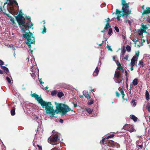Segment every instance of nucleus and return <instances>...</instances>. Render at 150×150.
Here are the masks:
<instances>
[{
	"instance_id": "obj_57",
	"label": "nucleus",
	"mask_w": 150,
	"mask_h": 150,
	"mask_svg": "<svg viewBox=\"0 0 150 150\" xmlns=\"http://www.w3.org/2000/svg\"><path fill=\"white\" fill-rule=\"evenodd\" d=\"M132 88V86L131 84L130 85V88L129 89L130 91V90L131 89V88ZM131 93V92L130 91V94Z\"/></svg>"
},
{
	"instance_id": "obj_27",
	"label": "nucleus",
	"mask_w": 150,
	"mask_h": 150,
	"mask_svg": "<svg viewBox=\"0 0 150 150\" xmlns=\"http://www.w3.org/2000/svg\"><path fill=\"white\" fill-rule=\"evenodd\" d=\"M64 95L63 93L60 92H58L57 94V96L59 98L62 97Z\"/></svg>"
},
{
	"instance_id": "obj_9",
	"label": "nucleus",
	"mask_w": 150,
	"mask_h": 150,
	"mask_svg": "<svg viewBox=\"0 0 150 150\" xmlns=\"http://www.w3.org/2000/svg\"><path fill=\"white\" fill-rule=\"evenodd\" d=\"M116 64L118 67H117V69L119 71H122V73H124V71L123 69V67L121 65V64L119 62V61H117L116 62Z\"/></svg>"
},
{
	"instance_id": "obj_4",
	"label": "nucleus",
	"mask_w": 150,
	"mask_h": 150,
	"mask_svg": "<svg viewBox=\"0 0 150 150\" xmlns=\"http://www.w3.org/2000/svg\"><path fill=\"white\" fill-rule=\"evenodd\" d=\"M32 33L31 32H29L28 33H25V34L22 35V37L27 39V42L26 44L28 45V48H30L29 50L32 53L33 50H31V44H34L35 42V38L34 37H32Z\"/></svg>"
},
{
	"instance_id": "obj_37",
	"label": "nucleus",
	"mask_w": 150,
	"mask_h": 150,
	"mask_svg": "<svg viewBox=\"0 0 150 150\" xmlns=\"http://www.w3.org/2000/svg\"><path fill=\"white\" fill-rule=\"evenodd\" d=\"M6 79L8 83H10L11 82V80L8 77H6Z\"/></svg>"
},
{
	"instance_id": "obj_33",
	"label": "nucleus",
	"mask_w": 150,
	"mask_h": 150,
	"mask_svg": "<svg viewBox=\"0 0 150 150\" xmlns=\"http://www.w3.org/2000/svg\"><path fill=\"white\" fill-rule=\"evenodd\" d=\"M132 104L133 106H135L136 105V103L134 100H132Z\"/></svg>"
},
{
	"instance_id": "obj_25",
	"label": "nucleus",
	"mask_w": 150,
	"mask_h": 150,
	"mask_svg": "<svg viewBox=\"0 0 150 150\" xmlns=\"http://www.w3.org/2000/svg\"><path fill=\"white\" fill-rule=\"evenodd\" d=\"M86 110L90 114H92L93 111V110L90 108H86Z\"/></svg>"
},
{
	"instance_id": "obj_34",
	"label": "nucleus",
	"mask_w": 150,
	"mask_h": 150,
	"mask_svg": "<svg viewBox=\"0 0 150 150\" xmlns=\"http://www.w3.org/2000/svg\"><path fill=\"white\" fill-rule=\"evenodd\" d=\"M112 28H110L108 30V34L109 35H111L112 34Z\"/></svg>"
},
{
	"instance_id": "obj_42",
	"label": "nucleus",
	"mask_w": 150,
	"mask_h": 150,
	"mask_svg": "<svg viewBox=\"0 0 150 150\" xmlns=\"http://www.w3.org/2000/svg\"><path fill=\"white\" fill-rule=\"evenodd\" d=\"M124 71L125 72V75L126 76L127 79H128V72L125 69Z\"/></svg>"
},
{
	"instance_id": "obj_40",
	"label": "nucleus",
	"mask_w": 150,
	"mask_h": 150,
	"mask_svg": "<svg viewBox=\"0 0 150 150\" xmlns=\"http://www.w3.org/2000/svg\"><path fill=\"white\" fill-rule=\"evenodd\" d=\"M125 23H128L130 25H131V22L129 20H128L127 19H126L125 21Z\"/></svg>"
},
{
	"instance_id": "obj_7",
	"label": "nucleus",
	"mask_w": 150,
	"mask_h": 150,
	"mask_svg": "<svg viewBox=\"0 0 150 150\" xmlns=\"http://www.w3.org/2000/svg\"><path fill=\"white\" fill-rule=\"evenodd\" d=\"M108 145L112 147H118L120 146L119 144L111 140H109L108 142Z\"/></svg>"
},
{
	"instance_id": "obj_15",
	"label": "nucleus",
	"mask_w": 150,
	"mask_h": 150,
	"mask_svg": "<svg viewBox=\"0 0 150 150\" xmlns=\"http://www.w3.org/2000/svg\"><path fill=\"white\" fill-rule=\"evenodd\" d=\"M111 26L110 25V23H106L105 26L103 30L101 31V33H104L105 32V31L108 28L110 27Z\"/></svg>"
},
{
	"instance_id": "obj_31",
	"label": "nucleus",
	"mask_w": 150,
	"mask_h": 150,
	"mask_svg": "<svg viewBox=\"0 0 150 150\" xmlns=\"http://www.w3.org/2000/svg\"><path fill=\"white\" fill-rule=\"evenodd\" d=\"M57 93V91L54 90L52 91L51 92V95L52 96H54Z\"/></svg>"
},
{
	"instance_id": "obj_55",
	"label": "nucleus",
	"mask_w": 150,
	"mask_h": 150,
	"mask_svg": "<svg viewBox=\"0 0 150 150\" xmlns=\"http://www.w3.org/2000/svg\"><path fill=\"white\" fill-rule=\"evenodd\" d=\"M74 104V107L76 108L78 106V105L77 104L74 103V102L73 103Z\"/></svg>"
},
{
	"instance_id": "obj_43",
	"label": "nucleus",
	"mask_w": 150,
	"mask_h": 150,
	"mask_svg": "<svg viewBox=\"0 0 150 150\" xmlns=\"http://www.w3.org/2000/svg\"><path fill=\"white\" fill-rule=\"evenodd\" d=\"M143 61H142V60H141V61H140L139 62V65H142V66L143 67H144V65H143Z\"/></svg>"
},
{
	"instance_id": "obj_13",
	"label": "nucleus",
	"mask_w": 150,
	"mask_h": 150,
	"mask_svg": "<svg viewBox=\"0 0 150 150\" xmlns=\"http://www.w3.org/2000/svg\"><path fill=\"white\" fill-rule=\"evenodd\" d=\"M137 59L135 57H133L131 60L130 65L131 66H134L135 64V61H137Z\"/></svg>"
},
{
	"instance_id": "obj_6",
	"label": "nucleus",
	"mask_w": 150,
	"mask_h": 150,
	"mask_svg": "<svg viewBox=\"0 0 150 150\" xmlns=\"http://www.w3.org/2000/svg\"><path fill=\"white\" fill-rule=\"evenodd\" d=\"M0 11H1L2 13H3L5 14L9 18L10 21H11L12 23L13 24H14L15 22L14 18L11 16H10L9 14L5 13V12L6 11L5 10H4L3 11V10H2V7L1 6H0Z\"/></svg>"
},
{
	"instance_id": "obj_14",
	"label": "nucleus",
	"mask_w": 150,
	"mask_h": 150,
	"mask_svg": "<svg viewBox=\"0 0 150 150\" xmlns=\"http://www.w3.org/2000/svg\"><path fill=\"white\" fill-rule=\"evenodd\" d=\"M99 72V69L98 67H97L95 69V71L93 72V76H97Z\"/></svg>"
},
{
	"instance_id": "obj_58",
	"label": "nucleus",
	"mask_w": 150,
	"mask_h": 150,
	"mask_svg": "<svg viewBox=\"0 0 150 150\" xmlns=\"http://www.w3.org/2000/svg\"><path fill=\"white\" fill-rule=\"evenodd\" d=\"M31 75L32 77H34L35 76V74L34 73H33L32 74H31Z\"/></svg>"
},
{
	"instance_id": "obj_45",
	"label": "nucleus",
	"mask_w": 150,
	"mask_h": 150,
	"mask_svg": "<svg viewBox=\"0 0 150 150\" xmlns=\"http://www.w3.org/2000/svg\"><path fill=\"white\" fill-rule=\"evenodd\" d=\"M37 146L38 147L39 150H42V146L38 144L37 145Z\"/></svg>"
},
{
	"instance_id": "obj_35",
	"label": "nucleus",
	"mask_w": 150,
	"mask_h": 150,
	"mask_svg": "<svg viewBox=\"0 0 150 150\" xmlns=\"http://www.w3.org/2000/svg\"><path fill=\"white\" fill-rule=\"evenodd\" d=\"M114 29L118 33L119 32V29L118 27L117 26H115L114 27Z\"/></svg>"
},
{
	"instance_id": "obj_5",
	"label": "nucleus",
	"mask_w": 150,
	"mask_h": 150,
	"mask_svg": "<svg viewBox=\"0 0 150 150\" xmlns=\"http://www.w3.org/2000/svg\"><path fill=\"white\" fill-rule=\"evenodd\" d=\"M6 2H5L3 6L4 8V6L7 4L9 6H13V4H15V6L18 7V3L16 0H6Z\"/></svg>"
},
{
	"instance_id": "obj_30",
	"label": "nucleus",
	"mask_w": 150,
	"mask_h": 150,
	"mask_svg": "<svg viewBox=\"0 0 150 150\" xmlns=\"http://www.w3.org/2000/svg\"><path fill=\"white\" fill-rule=\"evenodd\" d=\"M43 26V30H42V33H46V27H45V25H44Z\"/></svg>"
},
{
	"instance_id": "obj_32",
	"label": "nucleus",
	"mask_w": 150,
	"mask_h": 150,
	"mask_svg": "<svg viewBox=\"0 0 150 150\" xmlns=\"http://www.w3.org/2000/svg\"><path fill=\"white\" fill-rule=\"evenodd\" d=\"M114 136L115 135L114 134H112L108 137H105V138H106V139H108L110 138H113Z\"/></svg>"
},
{
	"instance_id": "obj_63",
	"label": "nucleus",
	"mask_w": 150,
	"mask_h": 150,
	"mask_svg": "<svg viewBox=\"0 0 150 150\" xmlns=\"http://www.w3.org/2000/svg\"><path fill=\"white\" fill-rule=\"evenodd\" d=\"M48 87L47 86H46L45 88V90H47V89H48Z\"/></svg>"
},
{
	"instance_id": "obj_60",
	"label": "nucleus",
	"mask_w": 150,
	"mask_h": 150,
	"mask_svg": "<svg viewBox=\"0 0 150 150\" xmlns=\"http://www.w3.org/2000/svg\"><path fill=\"white\" fill-rule=\"evenodd\" d=\"M134 69V68L133 66H131V68H130V70L131 71H133Z\"/></svg>"
},
{
	"instance_id": "obj_53",
	"label": "nucleus",
	"mask_w": 150,
	"mask_h": 150,
	"mask_svg": "<svg viewBox=\"0 0 150 150\" xmlns=\"http://www.w3.org/2000/svg\"><path fill=\"white\" fill-rule=\"evenodd\" d=\"M137 146H139L140 149H142L143 148V144H141V145H137Z\"/></svg>"
},
{
	"instance_id": "obj_61",
	"label": "nucleus",
	"mask_w": 150,
	"mask_h": 150,
	"mask_svg": "<svg viewBox=\"0 0 150 150\" xmlns=\"http://www.w3.org/2000/svg\"><path fill=\"white\" fill-rule=\"evenodd\" d=\"M0 74H3V71L1 69H0Z\"/></svg>"
},
{
	"instance_id": "obj_10",
	"label": "nucleus",
	"mask_w": 150,
	"mask_h": 150,
	"mask_svg": "<svg viewBox=\"0 0 150 150\" xmlns=\"http://www.w3.org/2000/svg\"><path fill=\"white\" fill-rule=\"evenodd\" d=\"M150 13V7H146V9L144 10L142 13V15H147Z\"/></svg>"
},
{
	"instance_id": "obj_12",
	"label": "nucleus",
	"mask_w": 150,
	"mask_h": 150,
	"mask_svg": "<svg viewBox=\"0 0 150 150\" xmlns=\"http://www.w3.org/2000/svg\"><path fill=\"white\" fill-rule=\"evenodd\" d=\"M119 90L120 92V93H121L122 95V98L123 99V100H127V99H125L124 98V96L125 95L124 91V89L123 88H121V87H120L119 88Z\"/></svg>"
},
{
	"instance_id": "obj_51",
	"label": "nucleus",
	"mask_w": 150,
	"mask_h": 150,
	"mask_svg": "<svg viewBox=\"0 0 150 150\" xmlns=\"http://www.w3.org/2000/svg\"><path fill=\"white\" fill-rule=\"evenodd\" d=\"M129 57V56L128 55H126L125 56V57H124V59L126 60H127L128 58Z\"/></svg>"
},
{
	"instance_id": "obj_50",
	"label": "nucleus",
	"mask_w": 150,
	"mask_h": 150,
	"mask_svg": "<svg viewBox=\"0 0 150 150\" xmlns=\"http://www.w3.org/2000/svg\"><path fill=\"white\" fill-rule=\"evenodd\" d=\"M146 21L149 23H150V18H146Z\"/></svg>"
},
{
	"instance_id": "obj_47",
	"label": "nucleus",
	"mask_w": 150,
	"mask_h": 150,
	"mask_svg": "<svg viewBox=\"0 0 150 150\" xmlns=\"http://www.w3.org/2000/svg\"><path fill=\"white\" fill-rule=\"evenodd\" d=\"M39 80L40 84H42L44 83L42 81V79H39Z\"/></svg>"
},
{
	"instance_id": "obj_41",
	"label": "nucleus",
	"mask_w": 150,
	"mask_h": 150,
	"mask_svg": "<svg viewBox=\"0 0 150 150\" xmlns=\"http://www.w3.org/2000/svg\"><path fill=\"white\" fill-rule=\"evenodd\" d=\"M85 97L86 98H87V99H90L91 98V97L88 94L86 95L85 96Z\"/></svg>"
},
{
	"instance_id": "obj_38",
	"label": "nucleus",
	"mask_w": 150,
	"mask_h": 150,
	"mask_svg": "<svg viewBox=\"0 0 150 150\" xmlns=\"http://www.w3.org/2000/svg\"><path fill=\"white\" fill-rule=\"evenodd\" d=\"M94 103L93 100H91L90 102H88V104L89 105H91L93 104Z\"/></svg>"
},
{
	"instance_id": "obj_3",
	"label": "nucleus",
	"mask_w": 150,
	"mask_h": 150,
	"mask_svg": "<svg viewBox=\"0 0 150 150\" xmlns=\"http://www.w3.org/2000/svg\"><path fill=\"white\" fill-rule=\"evenodd\" d=\"M15 18L20 26H22L24 27L21 28V30L25 32V33H27L25 32L26 30H27L28 29L31 28L33 25V24L32 22L30 26H29L30 23L29 22H28L25 24V21H24L25 18L22 14L18 15L17 16H15Z\"/></svg>"
},
{
	"instance_id": "obj_62",
	"label": "nucleus",
	"mask_w": 150,
	"mask_h": 150,
	"mask_svg": "<svg viewBox=\"0 0 150 150\" xmlns=\"http://www.w3.org/2000/svg\"><path fill=\"white\" fill-rule=\"evenodd\" d=\"M90 88H91V91H92V92H94V89H92V87H90Z\"/></svg>"
},
{
	"instance_id": "obj_52",
	"label": "nucleus",
	"mask_w": 150,
	"mask_h": 150,
	"mask_svg": "<svg viewBox=\"0 0 150 150\" xmlns=\"http://www.w3.org/2000/svg\"><path fill=\"white\" fill-rule=\"evenodd\" d=\"M110 21V19L109 18H107V20L106 21V22H107V23H109V22Z\"/></svg>"
},
{
	"instance_id": "obj_1",
	"label": "nucleus",
	"mask_w": 150,
	"mask_h": 150,
	"mask_svg": "<svg viewBox=\"0 0 150 150\" xmlns=\"http://www.w3.org/2000/svg\"><path fill=\"white\" fill-rule=\"evenodd\" d=\"M31 95L32 97L35 98V100L38 101L42 108L45 109L46 114L50 115L51 117H56L54 116L56 113L58 114L61 113V115H63L69 111L71 110H71L67 105L62 103H56V109L54 110L51 102L43 100L41 97H39L38 95L35 93H32Z\"/></svg>"
},
{
	"instance_id": "obj_23",
	"label": "nucleus",
	"mask_w": 150,
	"mask_h": 150,
	"mask_svg": "<svg viewBox=\"0 0 150 150\" xmlns=\"http://www.w3.org/2000/svg\"><path fill=\"white\" fill-rule=\"evenodd\" d=\"M132 83L134 86L137 85L138 83V79H135L133 81Z\"/></svg>"
},
{
	"instance_id": "obj_24",
	"label": "nucleus",
	"mask_w": 150,
	"mask_h": 150,
	"mask_svg": "<svg viewBox=\"0 0 150 150\" xmlns=\"http://www.w3.org/2000/svg\"><path fill=\"white\" fill-rule=\"evenodd\" d=\"M146 108L148 110V111L150 113V103H148L147 104Z\"/></svg>"
},
{
	"instance_id": "obj_2",
	"label": "nucleus",
	"mask_w": 150,
	"mask_h": 150,
	"mask_svg": "<svg viewBox=\"0 0 150 150\" xmlns=\"http://www.w3.org/2000/svg\"><path fill=\"white\" fill-rule=\"evenodd\" d=\"M121 4L122 5V11H120L118 9H117L116 10L115 14L117 15L116 18L118 21L120 20L121 16H128L131 12V11L127 9L129 7V5L126 3L125 0H122Z\"/></svg>"
},
{
	"instance_id": "obj_64",
	"label": "nucleus",
	"mask_w": 150,
	"mask_h": 150,
	"mask_svg": "<svg viewBox=\"0 0 150 150\" xmlns=\"http://www.w3.org/2000/svg\"><path fill=\"white\" fill-rule=\"evenodd\" d=\"M83 95H81V96H79V97H80V98H82V97H83Z\"/></svg>"
},
{
	"instance_id": "obj_46",
	"label": "nucleus",
	"mask_w": 150,
	"mask_h": 150,
	"mask_svg": "<svg viewBox=\"0 0 150 150\" xmlns=\"http://www.w3.org/2000/svg\"><path fill=\"white\" fill-rule=\"evenodd\" d=\"M116 96L117 97H119L120 95V93L118 91H117L116 92Z\"/></svg>"
},
{
	"instance_id": "obj_21",
	"label": "nucleus",
	"mask_w": 150,
	"mask_h": 150,
	"mask_svg": "<svg viewBox=\"0 0 150 150\" xmlns=\"http://www.w3.org/2000/svg\"><path fill=\"white\" fill-rule=\"evenodd\" d=\"M130 125H128V124L125 125L124 126V127H123V128L125 130H129V128H130Z\"/></svg>"
},
{
	"instance_id": "obj_8",
	"label": "nucleus",
	"mask_w": 150,
	"mask_h": 150,
	"mask_svg": "<svg viewBox=\"0 0 150 150\" xmlns=\"http://www.w3.org/2000/svg\"><path fill=\"white\" fill-rule=\"evenodd\" d=\"M122 76V74L121 73L120 71L116 70L115 73L114 79H120Z\"/></svg>"
},
{
	"instance_id": "obj_44",
	"label": "nucleus",
	"mask_w": 150,
	"mask_h": 150,
	"mask_svg": "<svg viewBox=\"0 0 150 150\" xmlns=\"http://www.w3.org/2000/svg\"><path fill=\"white\" fill-rule=\"evenodd\" d=\"M116 80H117V83L119 84H120L122 81V80L120 78Z\"/></svg>"
},
{
	"instance_id": "obj_11",
	"label": "nucleus",
	"mask_w": 150,
	"mask_h": 150,
	"mask_svg": "<svg viewBox=\"0 0 150 150\" xmlns=\"http://www.w3.org/2000/svg\"><path fill=\"white\" fill-rule=\"evenodd\" d=\"M58 136L57 135H55L50 139V141L51 142L54 143L57 141L58 140Z\"/></svg>"
},
{
	"instance_id": "obj_48",
	"label": "nucleus",
	"mask_w": 150,
	"mask_h": 150,
	"mask_svg": "<svg viewBox=\"0 0 150 150\" xmlns=\"http://www.w3.org/2000/svg\"><path fill=\"white\" fill-rule=\"evenodd\" d=\"M105 138L104 139H102V140H101L100 142V143H102L103 144H104V142H105Z\"/></svg>"
},
{
	"instance_id": "obj_29",
	"label": "nucleus",
	"mask_w": 150,
	"mask_h": 150,
	"mask_svg": "<svg viewBox=\"0 0 150 150\" xmlns=\"http://www.w3.org/2000/svg\"><path fill=\"white\" fill-rule=\"evenodd\" d=\"M127 50L128 52H130L131 50V47L129 45H127L126 47Z\"/></svg>"
},
{
	"instance_id": "obj_59",
	"label": "nucleus",
	"mask_w": 150,
	"mask_h": 150,
	"mask_svg": "<svg viewBox=\"0 0 150 150\" xmlns=\"http://www.w3.org/2000/svg\"><path fill=\"white\" fill-rule=\"evenodd\" d=\"M21 14H22V16H23V13H22V12L20 11H19V14L18 15H21Z\"/></svg>"
},
{
	"instance_id": "obj_26",
	"label": "nucleus",
	"mask_w": 150,
	"mask_h": 150,
	"mask_svg": "<svg viewBox=\"0 0 150 150\" xmlns=\"http://www.w3.org/2000/svg\"><path fill=\"white\" fill-rule=\"evenodd\" d=\"M11 115L12 116H13L15 115V108H13V109H12L11 111Z\"/></svg>"
},
{
	"instance_id": "obj_20",
	"label": "nucleus",
	"mask_w": 150,
	"mask_h": 150,
	"mask_svg": "<svg viewBox=\"0 0 150 150\" xmlns=\"http://www.w3.org/2000/svg\"><path fill=\"white\" fill-rule=\"evenodd\" d=\"M146 99L147 100H149L150 99L149 94L147 90L145 92Z\"/></svg>"
},
{
	"instance_id": "obj_54",
	"label": "nucleus",
	"mask_w": 150,
	"mask_h": 150,
	"mask_svg": "<svg viewBox=\"0 0 150 150\" xmlns=\"http://www.w3.org/2000/svg\"><path fill=\"white\" fill-rule=\"evenodd\" d=\"M26 19L28 20L29 21V22L31 21V18L30 16H28V17Z\"/></svg>"
},
{
	"instance_id": "obj_16",
	"label": "nucleus",
	"mask_w": 150,
	"mask_h": 150,
	"mask_svg": "<svg viewBox=\"0 0 150 150\" xmlns=\"http://www.w3.org/2000/svg\"><path fill=\"white\" fill-rule=\"evenodd\" d=\"M1 69H3L4 71L6 74L9 72V70L5 66H1Z\"/></svg>"
},
{
	"instance_id": "obj_28",
	"label": "nucleus",
	"mask_w": 150,
	"mask_h": 150,
	"mask_svg": "<svg viewBox=\"0 0 150 150\" xmlns=\"http://www.w3.org/2000/svg\"><path fill=\"white\" fill-rule=\"evenodd\" d=\"M139 55V51H137L135 53V55L133 57L136 58V59H137Z\"/></svg>"
},
{
	"instance_id": "obj_18",
	"label": "nucleus",
	"mask_w": 150,
	"mask_h": 150,
	"mask_svg": "<svg viewBox=\"0 0 150 150\" xmlns=\"http://www.w3.org/2000/svg\"><path fill=\"white\" fill-rule=\"evenodd\" d=\"M141 26L143 29V32L146 33V30L148 28L146 25H144L142 23L141 25Z\"/></svg>"
},
{
	"instance_id": "obj_49",
	"label": "nucleus",
	"mask_w": 150,
	"mask_h": 150,
	"mask_svg": "<svg viewBox=\"0 0 150 150\" xmlns=\"http://www.w3.org/2000/svg\"><path fill=\"white\" fill-rule=\"evenodd\" d=\"M4 64V62L1 60L0 59V65L2 66Z\"/></svg>"
},
{
	"instance_id": "obj_19",
	"label": "nucleus",
	"mask_w": 150,
	"mask_h": 150,
	"mask_svg": "<svg viewBox=\"0 0 150 150\" xmlns=\"http://www.w3.org/2000/svg\"><path fill=\"white\" fill-rule=\"evenodd\" d=\"M130 118L133 120L134 122H136L137 120V118L134 115H131L130 116Z\"/></svg>"
},
{
	"instance_id": "obj_56",
	"label": "nucleus",
	"mask_w": 150,
	"mask_h": 150,
	"mask_svg": "<svg viewBox=\"0 0 150 150\" xmlns=\"http://www.w3.org/2000/svg\"><path fill=\"white\" fill-rule=\"evenodd\" d=\"M59 122L61 123H63L64 122V121L62 119H60L59 121Z\"/></svg>"
},
{
	"instance_id": "obj_17",
	"label": "nucleus",
	"mask_w": 150,
	"mask_h": 150,
	"mask_svg": "<svg viewBox=\"0 0 150 150\" xmlns=\"http://www.w3.org/2000/svg\"><path fill=\"white\" fill-rule=\"evenodd\" d=\"M133 42H135V43L136 42H139L140 43V44H139L138 45V46L139 47H140L141 46H142V45H143V42H145V41L144 40H143V42H141V43H140V42L139 41V40H138V39H137V40H136V39H135V40H133Z\"/></svg>"
},
{
	"instance_id": "obj_22",
	"label": "nucleus",
	"mask_w": 150,
	"mask_h": 150,
	"mask_svg": "<svg viewBox=\"0 0 150 150\" xmlns=\"http://www.w3.org/2000/svg\"><path fill=\"white\" fill-rule=\"evenodd\" d=\"M128 131L131 132H133L134 131V127L131 125L130 127V128H129V130H128Z\"/></svg>"
},
{
	"instance_id": "obj_39",
	"label": "nucleus",
	"mask_w": 150,
	"mask_h": 150,
	"mask_svg": "<svg viewBox=\"0 0 150 150\" xmlns=\"http://www.w3.org/2000/svg\"><path fill=\"white\" fill-rule=\"evenodd\" d=\"M107 47L108 49V50H110L111 51H112V49H111V47L110 46L108 45H107Z\"/></svg>"
},
{
	"instance_id": "obj_36",
	"label": "nucleus",
	"mask_w": 150,
	"mask_h": 150,
	"mask_svg": "<svg viewBox=\"0 0 150 150\" xmlns=\"http://www.w3.org/2000/svg\"><path fill=\"white\" fill-rule=\"evenodd\" d=\"M125 52H126V50H125V48H124V47H123L122 50V55H124L125 54Z\"/></svg>"
}]
</instances>
